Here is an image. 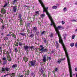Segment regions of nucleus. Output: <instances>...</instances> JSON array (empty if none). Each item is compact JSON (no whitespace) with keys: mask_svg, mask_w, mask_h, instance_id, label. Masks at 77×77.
<instances>
[{"mask_svg":"<svg viewBox=\"0 0 77 77\" xmlns=\"http://www.w3.org/2000/svg\"><path fill=\"white\" fill-rule=\"evenodd\" d=\"M7 62H8V61H7V60L4 61L2 65H6V64L7 63Z\"/></svg>","mask_w":77,"mask_h":77,"instance_id":"obj_17","label":"nucleus"},{"mask_svg":"<svg viewBox=\"0 0 77 77\" xmlns=\"http://www.w3.org/2000/svg\"><path fill=\"white\" fill-rule=\"evenodd\" d=\"M2 72H6V70L5 68L2 67Z\"/></svg>","mask_w":77,"mask_h":77,"instance_id":"obj_14","label":"nucleus"},{"mask_svg":"<svg viewBox=\"0 0 77 77\" xmlns=\"http://www.w3.org/2000/svg\"><path fill=\"white\" fill-rule=\"evenodd\" d=\"M46 41H47V40H45L44 41V42H45V43H46Z\"/></svg>","mask_w":77,"mask_h":77,"instance_id":"obj_53","label":"nucleus"},{"mask_svg":"<svg viewBox=\"0 0 77 77\" xmlns=\"http://www.w3.org/2000/svg\"><path fill=\"white\" fill-rule=\"evenodd\" d=\"M64 40H66V37L65 36V37H64Z\"/></svg>","mask_w":77,"mask_h":77,"instance_id":"obj_52","label":"nucleus"},{"mask_svg":"<svg viewBox=\"0 0 77 77\" xmlns=\"http://www.w3.org/2000/svg\"><path fill=\"white\" fill-rule=\"evenodd\" d=\"M22 21H23V20H20V22L21 26V25H23V23H22V22H21Z\"/></svg>","mask_w":77,"mask_h":77,"instance_id":"obj_28","label":"nucleus"},{"mask_svg":"<svg viewBox=\"0 0 77 77\" xmlns=\"http://www.w3.org/2000/svg\"><path fill=\"white\" fill-rule=\"evenodd\" d=\"M40 47L41 49H40V51H42L41 52V53H42L43 52H47L48 51V48H45V47H43L42 45H40Z\"/></svg>","mask_w":77,"mask_h":77,"instance_id":"obj_3","label":"nucleus"},{"mask_svg":"<svg viewBox=\"0 0 77 77\" xmlns=\"http://www.w3.org/2000/svg\"><path fill=\"white\" fill-rule=\"evenodd\" d=\"M43 12H46V14L48 16L51 22V26H52V25H53L54 28H55V31L57 33V34L59 38V42L61 43V44L63 47L64 50L65 51L66 54H68V52H67V51H66V48H65V45H64L63 43V41L62 40V39L61 35H60V32H59V29L60 30H62V29H63V27L60 26H59L57 27L56 25L54 24V21H53L52 17H51V16L50 15V13H49L48 11V10H47L48 8V7H47V8H45L44 7V6H43Z\"/></svg>","mask_w":77,"mask_h":77,"instance_id":"obj_1","label":"nucleus"},{"mask_svg":"<svg viewBox=\"0 0 77 77\" xmlns=\"http://www.w3.org/2000/svg\"><path fill=\"white\" fill-rule=\"evenodd\" d=\"M18 44L20 45V47H21V46H23V43L21 42H20Z\"/></svg>","mask_w":77,"mask_h":77,"instance_id":"obj_27","label":"nucleus"},{"mask_svg":"<svg viewBox=\"0 0 77 77\" xmlns=\"http://www.w3.org/2000/svg\"><path fill=\"white\" fill-rule=\"evenodd\" d=\"M20 77H23V75H21V76H20Z\"/></svg>","mask_w":77,"mask_h":77,"instance_id":"obj_57","label":"nucleus"},{"mask_svg":"<svg viewBox=\"0 0 77 77\" xmlns=\"http://www.w3.org/2000/svg\"><path fill=\"white\" fill-rule=\"evenodd\" d=\"M30 63L31 65V66H35L36 65V61H30Z\"/></svg>","mask_w":77,"mask_h":77,"instance_id":"obj_5","label":"nucleus"},{"mask_svg":"<svg viewBox=\"0 0 77 77\" xmlns=\"http://www.w3.org/2000/svg\"><path fill=\"white\" fill-rule=\"evenodd\" d=\"M45 31H43L42 32L41 34L42 35H44L45 34Z\"/></svg>","mask_w":77,"mask_h":77,"instance_id":"obj_29","label":"nucleus"},{"mask_svg":"<svg viewBox=\"0 0 77 77\" xmlns=\"http://www.w3.org/2000/svg\"><path fill=\"white\" fill-rule=\"evenodd\" d=\"M15 51H18V49L17 48L15 49Z\"/></svg>","mask_w":77,"mask_h":77,"instance_id":"obj_47","label":"nucleus"},{"mask_svg":"<svg viewBox=\"0 0 77 77\" xmlns=\"http://www.w3.org/2000/svg\"><path fill=\"white\" fill-rule=\"evenodd\" d=\"M25 6L27 8V6H26V5H25Z\"/></svg>","mask_w":77,"mask_h":77,"instance_id":"obj_63","label":"nucleus"},{"mask_svg":"<svg viewBox=\"0 0 77 77\" xmlns=\"http://www.w3.org/2000/svg\"><path fill=\"white\" fill-rule=\"evenodd\" d=\"M56 44L55 46H56V48H58V47H59V44H58L57 42H56Z\"/></svg>","mask_w":77,"mask_h":77,"instance_id":"obj_13","label":"nucleus"},{"mask_svg":"<svg viewBox=\"0 0 77 77\" xmlns=\"http://www.w3.org/2000/svg\"><path fill=\"white\" fill-rule=\"evenodd\" d=\"M1 35H2V36L3 35H3V33H1Z\"/></svg>","mask_w":77,"mask_h":77,"instance_id":"obj_51","label":"nucleus"},{"mask_svg":"<svg viewBox=\"0 0 77 77\" xmlns=\"http://www.w3.org/2000/svg\"><path fill=\"white\" fill-rule=\"evenodd\" d=\"M17 41H18V42H19L20 41V40H19L18 39H17Z\"/></svg>","mask_w":77,"mask_h":77,"instance_id":"obj_56","label":"nucleus"},{"mask_svg":"<svg viewBox=\"0 0 77 77\" xmlns=\"http://www.w3.org/2000/svg\"><path fill=\"white\" fill-rule=\"evenodd\" d=\"M40 70L41 71H42V72H43V71L42 70V68H40Z\"/></svg>","mask_w":77,"mask_h":77,"instance_id":"obj_48","label":"nucleus"},{"mask_svg":"<svg viewBox=\"0 0 77 77\" xmlns=\"http://www.w3.org/2000/svg\"><path fill=\"white\" fill-rule=\"evenodd\" d=\"M24 48L25 50H27V51H28L29 50H33V49H34L35 48V47L33 46H25L24 47Z\"/></svg>","mask_w":77,"mask_h":77,"instance_id":"obj_4","label":"nucleus"},{"mask_svg":"<svg viewBox=\"0 0 77 77\" xmlns=\"http://www.w3.org/2000/svg\"><path fill=\"white\" fill-rule=\"evenodd\" d=\"M76 77H77V74H76Z\"/></svg>","mask_w":77,"mask_h":77,"instance_id":"obj_64","label":"nucleus"},{"mask_svg":"<svg viewBox=\"0 0 77 77\" xmlns=\"http://www.w3.org/2000/svg\"><path fill=\"white\" fill-rule=\"evenodd\" d=\"M75 71H77V68H76L75 69Z\"/></svg>","mask_w":77,"mask_h":77,"instance_id":"obj_54","label":"nucleus"},{"mask_svg":"<svg viewBox=\"0 0 77 77\" xmlns=\"http://www.w3.org/2000/svg\"><path fill=\"white\" fill-rule=\"evenodd\" d=\"M2 50V48L0 47V50Z\"/></svg>","mask_w":77,"mask_h":77,"instance_id":"obj_59","label":"nucleus"},{"mask_svg":"<svg viewBox=\"0 0 77 77\" xmlns=\"http://www.w3.org/2000/svg\"><path fill=\"white\" fill-rule=\"evenodd\" d=\"M33 36H34V35H33V34H32L30 35L29 37L31 38H33Z\"/></svg>","mask_w":77,"mask_h":77,"instance_id":"obj_21","label":"nucleus"},{"mask_svg":"<svg viewBox=\"0 0 77 77\" xmlns=\"http://www.w3.org/2000/svg\"><path fill=\"white\" fill-rule=\"evenodd\" d=\"M11 35L12 36V37L13 38H16V35H15L13 33L12 34H11Z\"/></svg>","mask_w":77,"mask_h":77,"instance_id":"obj_20","label":"nucleus"},{"mask_svg":"<svg viewBox=\"0 0 77 77\" xmlns=\"http://www.w3.org/2000/svg\"><path fill=\"white\" fill-rule=\"evenodd\" d=\"M13 10L12 11H13L14 12H16L17 10V7L16 6H13Z\"/></svg>","mask_w":77,"mask_h":77,"instance_id":"obj_6","label":"nucleus"},{"mask_svg":"<svg viewBox=\"0 0 77 77\" xmlns=\"http://www.w3.org/2000/svg\"><path fill=\"white\" fill-rule=\"evenodd\" d=\"M70 45L71 47H74V43H72L70 44Z\"/></svg>","mask_w":77,"mask_h":77,"instance_id":"obj_22","label":"nucleus"},{"mask_svg":"<svg viewBox=\"0 0 77 77\" xmlns=\"http://www.w3.org/2000/svg\"><path fill=\"white\" fill-rule=\"evenodd\" d=\"M50 36V37H51V38H52L53 37V34L51 33L50 34V35H49Z\"/></svg>","mask_w":77,"mask_h":77,"instance_id":"obj_32","label":"nucleus"},{"mask_svg":"<svg viewBox=\"0 0 77 77\" xmlns=\"http://www.w3.org/2000/svg\"><path fill=\"white\" fill-rule=\"evenodd\" d=\"M57 70H58V68H56L55 70V71H57Z\"/></svg>","mask_w":77,"mask_h":77,"instance_id":"obj_43","label":"nucleus"},{"mask_svg":"<svg viewBox=\"0 0 77 77\" xmlns=\"http://www.w3.org/2000/svg\"><path fill=\"white\" fill-rule=\"evenodd\" d=\"M39 0V2L40 4H41V5L42 6V8H43L44 9V7H43V6L45 8H46L45 7V5H44V3H43V2H42L41 0Z\"/></svg>","mask_w":77,"mask_h":77,"instance_id":"obj_8","label":"nucleus"},{"mask_svg":"<svg viewBox=\"0 0 77 77\" xmlns=\"http://www.w3.org/2000/svg\"><path fill=\"white\" fill-rule=\"evenodd\" d=\"M57 7L56 6H53L52 7L53 9H57Z\"/></svg>","mask_w":77,"mask_h":77,"instance_id":"obj_24","label":"nucleus"},{"mask_svg":"<svg viewBox=\"0 0 77 77\" xmlns=\"http://www.w3.org/2000/svg\"><path fill=\"white\" fill-rule=\"evenodd\" d=\"M3 15H0V18H2L3 17Z\"/></svg>","mask_w":77,"mask_h":77,"instance_id":"obj_46","label":"nucleus"},{"mask_svg":"<svg viewBox=\"0 0 77 77\" xmlns=\"http://www.w3.org/2000/svg\"><path fill=\"white\" fill-rule=\"evenodd\" d=\"M7 3L5 4L3 6V8H5V7H6V6H7Z\"/></svg>","mask_w":77,"mask_h":77,"instance_id":"obj_36","label":"nucleus"},{"mask_svg":"<svg viewBox=\"0 0 77 77\" xmlns=\"http://www.w3.org/2000/svg\"><path fill=\"white\" fill-rule=\"evenodd\" d=\"M25 75H29V72L28 71H26L25 72Z\"/></svg>","mask_w":77,"mask_h":77,"instance_id":"obj_25","label":"nucleus"},{"mask_svg":"<svg viewBox=\"0 0 77 77\" xmlns=\"http://www.w3.org/2000/svg\"><path fill=\"white\" fill-rule=\"evenodd\" d=\"M35 14H39V12L38 11H35Z\"/></svg>","mask_w":77,"mask_h":77,"instance_id":"obj_38","label":"nucleus"},{"mask_svg":"<svg viewBox=\"0 0 77 77\" xmlns=\"http://www.w3.org/2000/svg\"><path fill=\"white\" fill-rule=\"evenodd\" d=\"M75 35H72V38L73 39H74V38H75Z\"/></svg>","mask_w":77,"mask_h":77,"instance_id":"obj_26","label":"nucleus"},{"mask_svg":"<svg viewBox=\"0 0 77 77\" xmlns=\"http://www.w3.org/2000/svg\"><path fill=\"white\" fill-rule=\"evenodd\" d=\"M16 67H17V65L16 64H14L12 66V68H15Z\"/></svg>","mask_w":77,"mask_h":77,"instance_id":"obj_15","label":"nucleus"},{"mask_svg":"<svg viewBox=\"0 0 77 77\" xmlns=\"http://www.w3.org/2000/svg\"><path fill=\"white\" fill-rule=\"evenodd\" d=\"M18 42H18V43H16V44H15L16 46H18Z\"/></svg>","mask_w":77,"mask_h":77,"instance_id":"obj_34","label":"nucleus"},{"mask_svg":"<svg viewBox=\"0 0 77 77\" xmlns=\"http://www.w3.org/2000/svg\"><path fill=\"white\" fill-rule=\"evenodd\" d=\"M11 76H15V73H12L11 74Z\"/></svg>","mask_w":77,"mask_h":77,"instance_id":"obj_37","label":"nucleus"},{"mask_svg":"<svg viewBox=\"0 0 77 77\" xmlns=\"http://www.w3.org/2000/svg\"><path fill=\"white\" fill-rule=\"evenodd\" d=\"M2 54V53H0V55H1Z\"/></svg>","mask_w":77,"mask_h":77,"instance_id":"obj_62","label":"nucleus"},{"mask_svg":"<svg viewBox=\"0 0 77 77\" xmlns=\"http://www.w3.org/2000/svg\"><path fill=\"white\" fill-rule=\"evenodd\" d=\"M6 29V27L5 25H2V26L1 27V29L2 30H3V29Z\"/></svg>","mask_w":77,"mask_h":77,"instance_id":"obj_16","label":"nucleus"},{"mask_svg":"<svg viewBox=\"0 0 77 77\" xmlns=\"http://www.w3.org/2000/svg\"><path fill=\"white\" fill-rule=\"evenodd\" d=\"M75 4L76 5H77V3H75Z\"/></svg>","mask_w":77,"mask_h":77,"instance_id":"obj_58","label":"nucleus"},{"mask_svg":"<svg viewBox=\"0 0 77 77\" xmlns=\"http://www.w3.org/2000/svg\"><path fill=\"white\" fill-rule=\"evenodd\" d=\"M2 59L3 60H4V61H5V60H6V58L5 57H2Z\"/></svg>","mask_w":77,"mask_h":77,"instance_id":"obj_23","label":"nucleus"},{"mask_svg":"<svg viewBox=\"0 0 77 77\" xmlns=\"http://www.w3.org/2000/svg\"><path fill=\"white\" fill-rule=\"evenodd\" d=\"M75 47L77 48V42H76L75 44Z\"/></svg>","mask_w":77,"mask_h":77,"instance_id":"obj_45","label":"nucleus"},{"mask_svg":"<svg viewBox=\"0 0 77 77\" xmlns=\"http://www.w3.org/2000/svg\"><path fill=\"white\" fill-rule=\"evenodd\" d=\"M63 11H64L65 12H66V11H67L66 8H64V9H63Z\"/></svg>","mask_w":77,"mask_h":77,"instance_id":"obj_31","label":"nucleus"},{"mask_svg":"<svg viewBox=\"0 0 77 77\" xmlns=\"http://www.w3.org/2000/svg\"><path fill=\"white\" fill-rule=\"evenodd\" d=\"M6 10L4 8H3L1 10V12L2 14H6Z\"/></svg>","mask_w":77,"mask_h":77,"instance_id":"obj_7","label":"nucleus"},{"mask_svg":"<svg viewBox=\"0 0 77 77\" xmlns=\"http://www.w3.org/2000/svg\"><path fill=\"white\" fill-rule=\"evenodd\" d=\"M41 18H44V17H45V14H44V13L43 14H42L41 15Z\"/></svg>","mask_w":77,"mask_h":77,"instance_id":"obj_19","label":"nucleus"},{"mask_svg":"<svg viewBox=\"0 0 77 77\" xmlns=\"http://www.w3.org/2000/svg\"><path fill=\"white\" fill-rule=\"evenodd\" d=\"M3 20H2L1 21V23H3Z\"/></svg>","mask_w":77,"mask_h":77,"instance_id":"obj_60","label":"nucleus"},{"mask_svg":"<svg viewBox=\"0 0 77 77\" xmlns=\"http://www.w3.org/2000/svg\"><path fill=\"white\" fill-rule=\"evenodd\" d=\"M9 75V74H7L6 75H3V76H2V77H6V76H7V75Z\"/></svg>","mask_w":77,"mask_h":77,"instance_id":"obj_35","label":"nucleus"},{"mask_svg":"<svg viewBox=\"0 0 77 77\" xmlns=\"http://www.w3.org/2000/svg\"><path fill=\"white\" fill-rule=\"evenodd\" d=\"M66 55L67 59V62L68 63V65H69V68L70 72V77H72V69L71 68V63L70 62V59H69V57L68 56V54H66Z\"/></svg>","mask_w":77,"mask_h":77,"instance_id":"obj_2","label":"nucleus"},{"mask_svg":"<svg viewBox=\"0 0 77 77\" xmlns=\"http://www.w3.org/2000/svg\"><path fill=\"white\" fill-rule=\"evenodd\" d=\"M20 34L21 35H24V33H20Z\"/></svg>","mask_w":77,"mask_h":77,"instance_id":"obj_50","label":"nucleus"},{"mask_svg":"<svg viewBox=\"0 0 77 77\" xmlns=\"http://www.w3.org/2000/svg\"><path fill=\"white\" fill-rule=\"evenodd\" d=\"M19 18L18 19L19 20H21V16L20 15L19 16Z\"/></svg>","mask_w":77,"mask_h":77,"instance_id":"obj_40","label":"nucleus"},{"mask_svg":"<svg viewBox=\"0 0 77 77\" xmlns=\"http://www.w3.org/2000/svg\"><path fill=\"white\" fill-rule=\"evenodd\" d=\"M48 58H49V59H50V60L51 59V57H48Z\"/></svg>","mask_w":77,"mask_h":77,"instance_id":"obj_55","label":"nucleus"},{"mask_svg":"<svg viewBox=\"0 0 77 77\" xmlns=\"http://www.w3.org/2000/svg\"><path fill=\"white\" fill-rule=\"evenodd\" d=\"M77 29L75 30V32H77Z\"/></svg>","mask_w":77,"mask_h":77,"instance_id":"obj_61","label":"nucleus"},{"mask_svg":"<svg viewBox=\"0 0 77 77\" xmlns=\"http://www.w3.org/2000/svg\"><path fill=\"white\" fill-rule=\"evenodd\" d=\"M65 60V58H63V59H60L59 60H58V61H57V63H60V62L62 61V60Z\"/></svg>","mask_w":77,"mask_h":77,"instance_id":"obj_10","label":"nucleus"},{"mask_svg":"<svg viewBox=\"0 0 77 77\" xmlns=\"http://www.w3.org/2000/svg\"><path fill=\"white\" fill-rule=\"evenodd\" d=\"M11 34V32H9V34H8L7 36H10Z\"/></svg>","mask_w":77,"mask_h":77,"instance_id":"obj_39","label":"nucleus"},{"mask_svg":"<svg viewBox=\"0 0 77 77\" xmlns=\"http://www.w3.org/2000/svg\"><path fill=\"white\" fill-rule=\"evenodd\" d=\"M7 60L8 61H11L12 60V59L11 58V57L9 55H8L7 56Z\"/></svg>","mask_w":77,"mask_h":77,"instance_id":"obj_11","label":"nucleus"},{"mask_svg":"<svg viewBox=\"0 0 77 77\" xmlns=\"http://www.w3.org/2000/svg\"><path fill=\"white\" fill-rule=\"evenodd\" d=\"M5 69V71H9V69H10V68L9 67H6Z\"/></svg>","mask_w":77,"mask_h":77,"instance_id":"obj_18","label":"nucleus"},{"mask_svg":"<svg viewBox=\"0 0 77 77\" xmlns=\"http://www.w3.org/2000/svg\"><path fill=\"white\" fill-rule=\"evenodd\" d=\"M71 21L73 22V21H75V22H77V20H71Z\"/></svg>","mask_w":77,"mask_h":77,"instance_id":"obj_41","label":"nucleus"},{"mask_svg":"<svg viewBox=\"0 0 77 77\" xmlns=\"http://www.w3.org/2000/svg\"><path fill=\"white\" fill-rule=\"evenodd\" d=\"M66 36H67V34H64L63 35V36L64 37H66Z\"/></svg>","mask_w":77,"mask_h":77,"instance_id":"obj_42","label":"nucleus"},{"mask_svg":"<svg viewBox=\"0 0 77 77\" xmlns=\"http://www.w3.org/2000/svg\"><path fill=\"white\" fill-rule=\"evenodd\" d=\"M62 23L63 24H65V21H62Z\"/></svg>","mask_w":77,"mask_h":77,"instance_id":"obj_44","label":"nucleus"},{"mask_svg":"<svg viewBox=\"0 0 77 77\" xmlns=\"http://www.w3.org/2000/svg\"><path fill=\"white\" fill-rule=\"evenodd\" d=\"M46 57H47V56L46 55H45L43 56V61L44 62H46Z\"/></svg>","mask_w":77,"mask_h":77,"instance_id":"obj_9","label":"nucleus"},{"mask_svg":"<svg viewBox=\"0 0 77 77\" xmlns=\"http://www.w3.org/2000/svg\"><path fill=\"white\" fill-rule=\"evenodd\" d=\"M33 30H35V31H36L37 30V28L34 27L33 29Z\"/></svg>","mask_w":77,"mask_h":77,"instance_id":"obj_30","label":"nucleus"},{"mask_svg":"<svg viewBox=\"0 0 77 77\" xmlns=\"http://www.w3.org/2000/svg\"><path fill=\"white\" fill-rule=\"evenodd\" d=\"M23 59L25 62H26L27 61H28V58H26V57H24L23 58Z\"/></svg>","mask_w":77,"mask_h":77,"instance_id":"obj_12","label":"nucleus"},{"mask_svg":"<svg viewBox=\"0 0 77 77\" xmlns=\"http://www.w3.org/2000/svg\"><path fill=\"white\" fill-rule=\"evenodd\" d=\"M17 0H14L13 1V4H15V3H17Z\"/></svg>","mask_w":77,"mask_h":77,"instance_id":"obj_33","label":"nucleus"},{"mask_svg":"<svg viewBox=\"0 0 77 77\" xmlns=\"http://www.w3.org/2000/svg\"><path fill=\"white\" fill-rule=\"evenodd\" d=\"M0 21H2V18L0 17Z\"/></svg>","mask_w":77,"mask_h":77,"instance_id":"obj_49","label":"nucleus"}]
</instances>
